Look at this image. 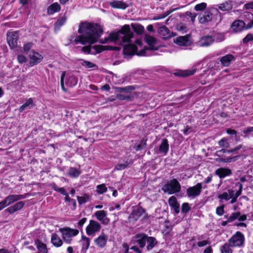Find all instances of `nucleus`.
<instances>
[{
	"mask_svg": "<svg viewBox=\"0 0 253 253\" xmlns=\"http://www.w3.org/2000/svg\"><path fill=\"white\" fill-rule=\"evenodd\" d=\"M224 205H223L217 207L216 209V213L219 216L222 215L224 213Z\"/></svg>",
	"mask_w": 253,
	"mask_h": 253,
	"instance_id": "8fccbe9b",
	"label": "nucleus"
},
{
	"mask_svg": "<svg viewBox=\"0 0 253 253\" xmlns=\"http://www.w3.org/2000/svg\"><path fill=\"white\" fill-rule=\"evenodd\" d=\"M202 189V183H198L196 185L190 187L187 189V195L191 199H194L201 194Z\"/></svg>",
	"mask_w": 253,
	"mask_h": 253,
	"instance_id": "9d476101",
	"label": "nucleus"
},
{
	"mask_svg": "<svg viewBox=\"0 0 253 253\" xmlns=\"http://www.w3.org/2000/svg\"><path fill=\"white\" fill-rule=\"evenodd\" d=\"M82 65L86 68H94L96 67V65L90 61L83 60Z\"/></svg>",
	"mask_w": 253,
	"mask_h": 253,
	"instance_id": "a18cd8bd",
	"label": "nucleus"
},
{
	"mask_svg": "<svg viewBox=\"0 0 253 253\" xmlns=\"http://www.w3.org/2000/svg\"><path fill=\"white\" fill-rule=\"evenodd\" d=\"M239 221H244L247 219V216L245 214L239 216L238 218H237Z\"/></svg>",
	"mask_w": 253,
	"mask_h": 253,
	"instance_id": "69168bd1",
	"label": "nucleus"
},
{
	"mask_svg": "<svg viewBox=\"0 0 253 253\" xmlns=\"http://www.w3.org/2000/svg\"><path fill=\"white\" fill-rule=\"evenodd\" d=\"M136 242L140 248L145 247L147 241V236L144 234H138L135 236Z\"/></svg>",
	"mask_w": 253,
	"mask_h": 253,
	"instance_id": "a878e982",
	"label": "nucleus"
},
{
	"mask_svg": "<svg viewBox=\"0 0 253 253\" xmlns=\"http://www.w3.org/2000/svg\"><path fill=\"white\" fill-rule=\"evenodd\" d=\"M35 244L36 245L37 248L38 249V253H47V250L46 248V246L45 244L41 242L39 240H37L35 241Z\"/></svg>",
	"mask_w": 253,
	"mask_h": 253,
	"instance_id": "f704fd0d",
	"label": "nucleus"
},
{
	"mask_svg": "<svg viewBox=\"0 0 253 253\" xmlns=\"http://www.w3.org/2000/svg\"><path fill=\"white\" fill-rule=\"evenodd\" d=\"M17 60L19 63L23 64L27 61V58L23 55H18L17 56Z\"/></svg>",
	"mask_w": 253,
	"mask_h": 253,
	"instance_id": "5fc2aeb1",
	"label": "nucleus"
},
{
	"mask_svg": "<svg viewBox=\"0 0 253 253\" xmlns=\"http://www.w3.org/2000/svg\"><path fill=\"white\" fill-rule=\"evenodd\" d=\"M214 42L213 37L209 35L201 37L197 42L199 46L201 47L209 46Z\"/></svg>",
	"mask_w": 253,
	"mask_h": 253,
	"instance_id": "dca6fc26",
	"label": "nucleus"
},
{
	"mask_svg": "<svg viewBox=\"0 0 253 253\" xmlns=\"http://www.w3.org/2000/svg\"><path fill=\"white\" fill-rule=\"evenodd\" d=\"M229 242L233 247H241L244 244L245 237L240 231H237L229 240Z\"/></svg>",
	"mask_w": 253,
	"mask_h": 253,
	"instance_id": "6e6552de",
	"label": "nucleus"
},
{
	"mask_svg": "<svg viewBox=\"0 0 253 253\" xmlns=\"http://www.w3.org/2000/svg\"><path fill=\"white\" fill-rule=\"evenodd\" d=\"M133 34L131 31L129 25H125L122 29L116 32L110 33L109 36L104 39L99 40L102 43L117 42L124 45L123 52L124 55H132L136 54L139 56H146L147 50H157L160 45L158 41L153 37L146 35L144 38L145 42L147 44L144 45L143 41L140 38L136 39L133 43H129L133 38Z\"/></svg>",
	"mask_w": 253,
	"mask_h": 253,
	"instance_id": "f257e3e1",
	"label": "nucleus"
},
{
	"mask_svg": "<svg viewBox=\"0 0 253 253\" xmlns=\"http://www.w3.org/2000/svg\"><path fill=\"white\" fill-rule=\"evenodd\" d=\"M122 250L124 252V253H128L129 246L126 243H124L123 244Z\"/></svg>",
	"mask_w": 253,
	"mask_h": 253,
	"instance_id": "680f3d73",
	"label": "nucleus"
},
{
	"mask_svg": "<svg viewBox=\"0 0 253 253\" xmlns=\"http://www.w3.org/2000/svg\"><path fill=\"white\" fill-rule=\"evenodd\" d=\"M147 248L148 250H151L157 244V242L156 239L153 237H148L147 238Z\"/></svg>",
	"mask_w": 253,
	"mask_h": 253,
	"instance_id": "4c0bfd02",
	"label": "nucleus"
},
{
	"mask_svg": "<svg viewBox=\"0 0 253 253\" xmlns=\"http://www.w3.org/2000/svg\"><path fill=\"white\" fill-rule=\"evenodd\" d=\"M168 203L171 209L174 211L175 213L176 214H178L179 212L180 205L177 202L176 198L174 196H171L168 200Z\"/></svg>",
	"mask_w": 253,
	"mask_h": 253,
	"instance_id": "aec40b11",
	"label": "nucleus"
},
{
	"mask_svg": "<svg viewBox=\"0 0 253 253\" xmlns=\"http://www.w3.org/2000/svg\"><path fill=\"white\" fill-rule=\"evenodd\" d=\"M177 29L178 30L181 31L182 33H184L186 32V28L185 26L182 25H179L177 26Z\"/></svg>",
	"mask_w": 253,
	"mask_h": 253,
	"instance_id": "bf43d9fd",
	"label": "nucleus"
},
{
	"mask_svg": "<svg viewBox=\"0 0 253 253\" xmlns=\"http://www.w3.org/2000/svg\"><path fill=\"white\" fill-rule=\"evenodd\" d=\"M61 9V6L57 2H54L49 5L47 9L48 14L52 15L56 12H59Z\"/></svg>",
	"mask_w": 253,
	"mask_h": 253,
	"instance_id": "c85d7f7f",
	"label": "nucleus"
},
{
	"mask_svg": "<svg viewBox=\"0 0 253 253\" xmlns=\"http://www.w3.org/2000/svg\"><path fill=\"white\" fill-rule=\"evenodd\" d=\"M163 190L165 193L169 194H175L181 190V185L176 179L174 178L165 184L163 187Z\"/></svg>",
	"mask_w": 253,
	"mask_h": 253,
	"instance_id": "423d86ee",
	"label": "nucleus"
},
{
	"mask_svg": "<svg viewBox=\"0 0 253 253\" xmlns=\"http://www.w3.org/2000/svg\"><path fill=\"white\" fill-rule=\"evenodd\" d=\"M108 235L102 232L97 237L94 239L95 245L100 249L104 248L107 245Z\"/></svg>",
	"mask_w": 253,
	"mask_h": 253,
	"instance_id": "4468645a",
	"label": "nucleus"
},
{
	"mask_svg": "<svg viewBox=\"0 0 253 253\" xmlns=\"http://www.w3.org/2000/svg\"><path fill=\"white\" fill-rule=\"evenodd\" d=\"M81 35L77 36L73 42L75 44L81 43L88 45L83 47L82 50L85 53L95 54L106 50H117L119 47L107 45H94L103 33L101 28L97 24L87 22L81 23L78 31Z\"/></svg>",
	"mask_w": 253,
	"mask_h": 253,
	"instance_id": "f03ea898",
	"label": "nucleus"
},
{
	"mask_svg": "<svg viewBox=\"0 0 253 253\" xmlns=\"http://www.w3.org/2000/svg\"><path fill=\"white\" fill-rule=\"evenodd\" d=\"M25 204L24 201H17L14 205L7 208L5 211L9 214H12L22 209Z\"/></svg>",
	"mask_w": 253,
	"mask_h": 253,
	"instance_id": "6ab92c4d",
	"label": "nucleus"
},
{
	"mask_svg": "<svg viewBox=\"0 0 253 253\" xmlns=\"http://www.w3.org/2000/svg\"><path fill=\"white\" fill-rule=\"evenodd\" d=\"M235 191L233 189H228L227 192H224L221 194L217 195V198L220 200L219 202H221L224 200L226 201H229L231 199V195L233 194Z\"/></svg>",
	"mask_w": 253,
	"mask_h": 253,
	"instance_id": "b1692460",
	"label": "nucleus"
},
{
	"mask_svg": "<svg viewBox=\"0 0 253 253\" xmlns=\"http://www.w3.org/2000/svg\"><path fill=\"white\" fill-rule=\"evenodd\" d=\"M65 78V84L67 86L69 87H73L75 86L78 83V79L76 77V76H74L72 74H67L66 76V74L65 72H62V75L61 76V85L62 89L65 90L64 85V79Z\"/></svg>",
	"mask_w": 253,
	"mask_h": 253,
	"instance_id": "0eeeda50",
	"label": "nucleus"
},
{
	"mask_svg": "<svg viewBox=\"0 0 253 253\" xmlns=\"http://www.w3.org/2000/svg\"><path fill=\"white\" fill-rule=\"evenodd\" d=\"M242 145H239L237 147H236L235 149L231 150H226L224 149H222L221 151H223V152H228V153H234L237 150L240 149L242 148Z\"/></svg>",
	"mask_w": 253,
	"mask_h": 253,
	"instance_id": "13d9d810",
	"label": "nucleus"
},
{
	"mask_svg": "<svg viewBox=\"0 0 253 253\" xmlns=\"http://www.w3.org/2000/svg\"><path fill=\"white\" fill-rule=\"evenodd\" d=\"M158 32L160 36L165 39H167L170 36L169 29L165 26L160 27Z\"/></svg>",
	"mask_w": 253,
	"mask_h": 253,
	"instance_id": "7c9ffc66",
	"label": "nucleus"
},
{
	"mask_svg": "<svg viewBox=\"0 0 253 253\" xmlns=\"http://www.w3.org/2000/svg\"><path fill=\"white\" fill-rule=\"evenodd\" d=\"M63 240L56 233H52L51 236V243L56 248H59L63 244Z\"/></svg>",
	"mask_w": 253,
	"mask_h": 253,
	"instance_id": "4be33fe9",
	"label": "nucleus"
},
{
	"mask_svg": "<svg viewBox=\"0 0 253 253\" xmlns=\"http://www.w3.org/2000/svg\"><path fill=\"white\" fill-rule=\"evenodd\" d=\"M237 156L231 158H227L225 159L224 161L226 163L233 162L237 160Z\"/></svg>",
	"mask_w": 253,
	"mask_h": 253,
	"instance_id": "0e129e2a",
	"label": "nucleus"
},
{
	"mask_svg": "<svg viewBox=\"0 0 253 253\" xmlns=\"http://www.w3.org/2000/svg\"><path fill=\"white\" fill-rule=\"evenodd\" d=\"M176 44L180 46H187L189 44L188 38L186 37H179L174 40Z\"/></svg>",
	"mask_w": 253,
	"mask_h": 253,
	"instance_id": "2f4dec72",
	"label": "nucleus"
},
{
	"mask_svg": "<svg viewBox=\"0 0 253 253\" xmlns=\"http://www.w3.org/2000/svg\"><path fill=\"white\" fill-rule=\"evenodd\" d=\"M232 246L229 242L225 243L220 248L221 253H232Z\"/></svg>",
	"mask_w": 253,
	"mask_h": 253,
	"instance_id": "58836bf2",
	"label": "nucleus"
},
{
	"mask_svg": "<svg viewBox=\"0 0 253 253\" xmlns=\"http://www.w3.org/2000/svg\"><path fill=\"white\" fill-rule=\"evenodd\" d=\"M94 215L97 219L103 224L107 225L109 223L110 220L107 217L106 211L103 210L98 211L94 213Z\"/></svg>",
	"mask_w": 253,
	"mask_h": 253,
	"instance_id": "f3484780",
	"label": "nucleus"
},
{
	"mask_svg": "<svg viewBox=\"0 0 253 253\" xmlns=\"http://www.w3.org/2000/svg\"><path fill=\"white\" fill-rule=\"evenodd\" d=\"M231 170L229 169L220 168L215 171V174L220 178H224L226 176L231 175Z\"/></svg>",
	"mask_w": 253,
	"mask_h": 253,
	"instance_id": "393cba45",
	"label": "nucleus"
},
{
	"mask_svg": "<svg viewBox=\"0 0 253 253\" xmlns=\"http://www.w3.org/2000/svg\"><path fill=\"white\" fill-rule=\"evenodd\" d=\"M67 18L65 16H63L57 19L54 24V29L56 31L59 30L60 28L63 26L66 22Z\"/></svg>",
	"mask_w": 253,
	"mask_h": 253,
	"instance_id": "e433bc0d",
	"label": "nucleus"
},
{
	"mask_svg": "<svg viewBox=\"0 0 253 253\" xmlns=\"http://www.w3.org/2000/svg\"><path fill=\"white\" fill-rule=\"evenodd\" d=\"M133 31L137 34H141L144 31V28L140 24H135L132 25Z\"/></svg>",
	"mask_w": 253,
	"mask_h": 253,
	"instance_id": "a19ab883",
	"label": "nucleus"
},
{
	"mask_svg": "<svg viewBox=\"0 0 253 253\" xmlns=\"http://www.w3.org/2000/svg\"><path fill=\"white\" fill-rule=\"evenodd\" d=\"M235 186L238 188V190L235 191L233 194L231 195L230 199L231 200L230 201V204H234L236 202L238 197L241 195L243 189V185L241 183L238 182L235 183Z\"/></svg>",
	"mask_w": 253,
	"mask_h": 253,
	"instance_id": "412c9836",
	"label": "nucleus"
},
{
	"mask_svg": "<svg viewBox=\"0 0 253 253\" xmlns=\"http://www.w3.org/2000/svg\"><path fill=\"white\" fill-rule=\"evenodd\" d=\"M129 164V163L128 160L121 159L119 161V162L118 163V164H117L115 166V169L118 170L124 169L128 166Z\"/></svg>",
	"mask_w": 253,
	"mask_h": 253,
	"instance_id": "72a5a7b5",
	"label": "nucleus"
},
{
	"mask_svg": "<svg viewBox=\"0 0 253 253\" xmlns=\"http://www.w3.org/2000/svg\"><path fill=\"white\" fill-rule=\"evenodd\" d=\"M240 215V212H234L231 214L229 217L227 215L224 216V218H226L228 219V221H229L230 222H231L236 219H237Z\"/></svg>",
	"mask_w": 253,
	"mask_h": 253,
	"instance_id": "c03bdc74",
	"label": "nucleus"
},
{
	"mask_svg": "<svg viewBox=\"0 0 253 253\" xmlns=\"http://www.w3.org/2000/svg\"><path fill=\"white\" fill-rule=\"evenodd\" d=\"M110 89V87L109 84H106L101 86V89L105 91H109Z\"/></svg>",
	"mask_w": 253,
	"mask_h": 253,
	"instance_id": "338daca9",
	"label": "nucleus"
},
{
	"mask_svg": "<svg viewBox=\"0 0 253 253\" xmlns=\"http://www.w3.org/2000/svg\"><path fill=\"white\" fill-rule=\"evenodd\" d=\"M213 18V14L209 11H206L204 13L200 14L198 16L199 23L204 24L211 21Z\"/></svg>",
	"mask_w": 253,
	"mask_h": 253,
	"instance_id": "2eb2a0df",
	"label": "nucleus"
},
{
	"mask_svg": "<svg viewBox=\"0 0 253 253\" xmlns=\"http://www.w3.org/2000/svg\"><path fill=\"white\" fill-rule=\"evenodd\" d=\"M35 106L33 99L32 98L28 99L26 102L24 103L19 109L20 112H22L25 110L31 109Z\"/></svg>",
	"mask_w": 253,
	"mask_h": 253,
	"instance_id": "cd10ccee",
	"label": "nucleus"
},
{
	"mask_svg": "<svg viewBox=\"0 0 253 253\" xmlns=\"http://www.w3.org/2000/svg\"><path fill=\"white\" fill-rule=\"evenodd\" d=\"M33 43L32 42H29L24 44L23 49L25 53L29 54L28 52L32 48Z\"/></svg>",
	"mask_w": 253,
	"mask_h": 253,
	"instance_id": "de8ad7c7",
	"label": "nucleus"
},
{
	"mask_svg": "<svg viewBox=\"0 0 253 253\" xmlns=\"http://www.w3.org/2000/svg\"><path fill=\"white\" fill-rule=\"evenodd\" d=\"M30 196L29 193L24 194H10L6 197L4 199L0 202V207L2 210L5 207L19 201L27 198Z\"/></svg>",
	"mask_w": 253,
	"mask_h": 253,
	"instance_id": "20e7f679",
	"label": "nucleus"
},
{
	"mask_svg": "<svg viewBox=\"0 0 253 253\" xmlns=\"http://www.w3.org/2000/svg\"><path fill=\"white\" fill-rule=\"evenodd\" d=\"M190 210V207L187 203H184L182 205L181 212L187 213Z\"/></svg>",
	"mask_w": 253,
	"mask_h": 253,
	"instance_id": "3c124183",
	"label": "nucleus"
},
{
	"mask_svg": "<svg viewBox=\"0 0 253 253\" xmlns=\"http://www.w3.org/2000/svg\"><path fill=\"white\" fill-rule=\"evenodd\" d=\"M90 239L84 235H82L80 241L82 246V250H84V252L88 250L90 245Z\"/></svg>",
	"mask_w": 253,
	"mask_h": 253,
	"instance_id": "473e14b6",
	"label": "nucleus"
},
{
	"mask_svg": "<svg viewBox=\"0 0 253 253\" xmlns=\"http://www.w3.org/2000/svg\"><path fill=\"white\" fill-rule=\"evenodd\" d=\"M101 226L99 223L94 220H90L89 224L86 227V234L94 237L97 232L100 231Z\"/></svg>",
	"mask_w": 253,
	"mask_h": 253,
	"instance_id": "1a4fd4ad",
	"label": "nucleus"
},
{
	"mask_svg": "<svg viewBox=\"0 0 253 253\" xmlns=\"http://www.w3.org/2000/svg\"><path fill=\"white\" fill-rule=\"evenodd\" d=\"M187 15L189 16L190 17V21L193 23L195 21V18H196V14H193L191 12H187Z\"/></svg>",
	"mask_w": 253,
	"mask_h": 253,
	"instance_id": "052dcab7",
	"label": "nucleus"
},
{
	"mask_svg": "<svg viewBox=\"0 0 253 253\" xmlns=\"http://www.w3.org/2000/svg\"><path fill=\"white\" fill-rule=\"evenodd\" d=\"M28 56L30 59L31 66H33L40 63L43 59V56L40 53L34 50L29 53Z\"/></svg>",
	"mask_w": 253,
	"mask_h": 253,
	"instance_id": "f8f14e48",
	"label": "nucleus"
},
{
	"mask_svg": "<svg viewBox=\"0 0 253 253\" xmlns=\"http://www.w3.org/2000/svg\"><path fill=\"white\" fill-rule=\"evenodd\" d=\"M252 41H253V35L251 34L247 35L243 40L244 43H247Z\"/></svg>",
	"mask_w": 253,
	"mask_h": 253,
	"instance_id": "6e6d98bb",
	"label": "nucleus"
},
{
	"mask_svg": "<svg viewBox=\"0 0 253 253\" xmlns=\"http://www.w3.org/2000/svg\"><path fill=\"white\" fill-rule=\"evenodd\" d=\"M86 219V218L84 217L82 218L81 220H80L78 223V226L80 227H82L83 226V225L85 223Z\"/></svg>",
	"mask_w": 253,
	"mask_h": 253,
	"instance_id": "e2e57ef3",
	"label": "nucleus"
},
{
	"mask_svg": "<svg viewBox=\"0 0 253 253\" xmlns=\"http://www.w3.org/2000/svg\"><path fill=\"white\" fill-rule=\"evenodd\" d=\"M233 60H234V57L232 55L227 54L222 57L220 59V61L223 66L226 67L229 66L231 62Z\"/></svg>",
	"mask_w": 253,
	"mask_h": 253,
	"instance_id": "c756f323",
	"label": "nucleus"
},
{
	"mask_svg": "<svg viewBox=\"0 0 253 253\" xmlns=\"http://www.w3.org/2000/svg\"><path fill=\"white\" fill-rule=\"evenodd\" d=\"M204 253H212V249L211 246H209L204 251Z\"/></svg>",
	"mask_w": 253,
	"mask_h": 253,
	"instance_id": "774afa93",
	"label": "nucleus"
},
{
	"mask_svg": "<svg viewBox=\"0 0 253 253\" xmlns=\"http://www.w3.org/2000/svg\"><path fill=\"white\" fill-rule=\"evenodd\" d=\"M214 41L216 42H220L224 40V36L223 34L218 33L215 34L213 37Z\"/></svg>",
	"mask_w": 253,
	"mask_h": 253,
	"instance_id": "49530a36",
	"label": "nucleus"
},
{
	"mask_svg": "<svg viewBox=\"0 0 253 253\" xmlns=\"http://www.w3.org/2000/svg\"><path fill=\"white\" fill-rule=\"evenodd\" d=\"M246 17L245 21L241 20H235L231 25V28L235 32H241L243 30L251 29L253 27V14L249 12L244 13Z\"/></svg>",
	"mask_w": 253,
	"mask_h": 253,
	"instance_id": "7ed1b4c3",
	"label": "nucleus"
},
{
	"mask_svg": "<svg viewBox=\"0 0 253 253\" xmlns=\"http://www.w3.org/2000/svg\"><path fill=\"white\" fill-rule=\"evenodd\" d=\"M59 230L61 233L64 242L67 244H71L72 243L73 238L79 233L78 229H72L70 227L60 228Z\"/></svg>",
	"mask_w": 253,
	"mask_h": 253,
	"instance_id": "39448f33",
	"label": "nucleus"
},
{
	"mask_svg": "<svg viewBox=\"0 0 253 253\" xmlns=\"http://www.w3.org/2000/svg\"><path fill=\"white\" fill-rule=\"evenodd\" d=\"M169 150V144L167 139H163L157 150V153L166 156Z\"/></svg>",
	"mask_w": 253,
	"mask_h": 253,
	"instance_id": "a211bd4d",
	"label": "nucleus"
},
{
	"mask_svg": "<svg viewBox=\"0 0 253 253\" xmlns=\"http://www.w3.org/2000/svg\"><path fill=\"white\" fill-rule=\"evenodd\" d=\"M252 132H253V126L248 127L243 130V133L245 134L246 136H247Z\"/></svg>",
	"mask_w": 253,
	"mask_h": 253,
	"instance_id": "4d7b16f0",
	"label": "nucleus"
},
{
	"mask_svg": "<svg viewBox=\"0 0 253 253\" xmlns=\"http://www.w3.org/2000/svg\"><path fill=\"white\" fill-rule=\"evenodd\" d=\"M207 7V4L205 2H202L199 4H197L195 6L194 9L196 11H201L205 9Z\"/></svg>",
	"mask_w": 253,
	"mask_h": 253,
	"instance_id": "09e8293b",
	"label": "nucleus"
},
{
	"mask_svg": "<svg viewBox=\"0 0 253 253\" xmlns=\"http://www.w3.org/2000/svg\"><path fill=\"white\" fill-rule=\"evenodd\" d=\"M109 5L113 8L125 9L127 5L121 0H114L109 2Z\"/></svg>",
	"mask_w": 253,
	"mask_h": 253,
	"instance_id": "bb28decb",
	"label": "nucleus"
},
{
	"mask_svg": "<svg viewBox=\"0 0 253 253\" xmlns=\"http://www.w3.org/2000/svg\"><path fill=\"white\" fill-rule=\"evenodd\" d=\"M210 244H211V243H210V241H209L208 240H206L198 241L197 243V245L199 247H205L208 245H210Z\"/></svg>",
	"mask_w": 253,
	"mask_h": 253,
	"instance_id": "603ef678",
	"label": "nucleus"
},
{
	"mask_svg": "<svg viewBox=\"0 0 253 253\" xmlns=\"http://www.w3.org/2000/svg\"><path fill=\"white\" fill-rule=\"evenodd\" d=\"M107 191V188L105 184H102L97 185L96 191L99 194H102Z\"/></svg>",
	"mask_w": 253,
	"mask_h": 253,
	"instance_id": "37998d69",
	"label": "nucleus"
},
{
	"mask_svg": "<svg viewBox=\"0 0 253 253\" xmlns=\"http://www.w3.org/2000/svg\"><path fill=\"white\" fill-rule=\"evenodd\" d=\"M89 199V196L84 194L83 196H78L77 200L80 205H82L88 202Z\"/></svg>",
	"mask_w": 253,
	"mask_h": 253,
	"instance_id": "79ce46f5",
	"label": "nucleus"
},
{
	"mask_svg": "<svg viewBox=\"0 0 253 253\" xmlns=\"http://www.w3.org/2000/svg\"><path fill=\"white\" fill-rule=\"evenodd\" d=\"M202 62H199L194 65L191 69L185 70H178L174 73V75L179 77H187L193 75L197 71V67L200 66Z\"/></svg>",
	"mask_w": 253,
	"mask_h": 253,
	"instance_id": "ddd939ff",
	"label": "nucleus"
},
{
	"mask_svg": "<svg viewBox=\"0 0 253 253\" xmlns=\"http://www.w3.org/2000/svg\"><path fill=\"white\" fill-rule=\"evenodd\" d=\"M218 143H219V145L221 147H223V148H227L229 146L228 142H227V140L224 138L221 139L219 141Z\"/></svg>",
	"mask_w": 253,
	"mask_h": 253,
	"instance_id": "864d4df0",
	"label": "nucleus"
},
{
	"mask_svg": "<svg viewBox=\"0 0 253 253\" xmlns=\"http://www.w3.org/2000/svg\"><path fill=\"white\" fill-rule=\"evenodd\" d=\"M80 171L74 168H70L67 171V174L72 177H77L80 174Z\"/></svg>",
	"mask_w": 253,
	"mask_h": 253,
	"instance_id": "ea45409f",
	"label": "nucleus"
},
{
	"mask_svg": "<svg viewBox=\"0 0 253 253\" xmlns=\"http://www.w3.org/2000/svg\"><path fill=\"white\" fill-rule=\"evenodd\" d=\"M233 1L229 0L225 3L220 4L219 6V8L222 11H228L232 9Z\"/></svg>",
	"mask_w": 253,
	"mask_h": 253,
	"instance_id": "c9c22d12",
	"label": "nucleus"
},
{
	"mask_svg": "<svg viewBox=\"0 0 253 253\" xmlns=\"http://www.w3.org/2000/svg\"><path fill=\"white\" fill-rule=\"evenodd\" d=\"M18 38V33L16 31L8 32L7 33V41L11 48L17 46Z\"/></svg>",
	"mask_w": 253,
	"mask_h": 253,
	"instance_id": "9b49d317",
	"label": "nucleus"
},
{
	"mask_svg": "<svg viewBox=\"0 0 253 253\" xmlns=\"http://www.w3.org/2000/svg\"><path fill=\"white\" fill-rule=\"evenodd\" d=\"M145 212V210L142 207H136L133 208L130 214V217L134 220H137Z\"/></svg>",
	"mask_w": 253,
	"mask_h": 253,
	"instance_id": "5701e85b",
	"label": "nucleus"
}]
</instances>
